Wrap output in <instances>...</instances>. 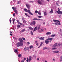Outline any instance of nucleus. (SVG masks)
Segmentation results:
<instances>
[{"label":"nucleus","instance_id":"f257e3e1","mask_svg":"<svg viewBox=\"0 0 62 62\" xmlns=\"http://www.w3.org/2000/svg\"><path fill=\"white\" fill-rule=\"evenodd\" d=\"M24 10L26 12H28L30 14H31V15H33V14L30 12V10L29 9L27 10V9L25 8L24 9Z\"/></svg>","mask_w":62,"mask_h":62},{"label":"nucleus","instance_id":"f03ea898","mask_svg":"<svg viewBox=\"0 0 62 62\" xmlns=\"http://www.w3.org/2000/svg\"><path fill=\"white\" fill-rule=\"evenodd\" d=\"M23 45V43L20 42H18L16 44V46L18 47H19L20 46H22Z\"/></svg>","mask_w":62,"mask_h":62},{"label":"nucleus","instance_id":"7ed1b4c3","mask_svg":"<svg viewBox=\"0 0 62 62\" xmlns=\"http://www.w3.org/2000/svg\"><path fill=\"white\" fill-rule=\"evenodd\" d=\"M58 11H56L57 13L58 14H62V11H60V9H59V8H58Z\"/></svg>","mask_w":62,"mask_h":62},{"label":"nucleus","instance_id":"20e7f679","mask_svg":"<svg viewBox=\"0 0 62 62\" xmlns=\"http://www.w3.org/2000/svg\"><path fill=\"white\" fill-rule=\"evenodd\" d=\"M36 24V21H33L32 23H31L30 25H35Z\"/></svg>","mask_w":62,"mask_h":62},{"label":"nucleus","instance_id":"39448f33","mask_svg":"<svg viewBox=\"0 0 62 62\" xmlns=\"http://www.w3.org/2000/svg\"><path fill=\"white\" fill-rule=\"evenodd\" d=\"M38 3V4H40V5H41L42 4V3L41 1H40L39 0H38L37 1Z\"/></svg>","mask_w":62,"mask_h":62},{"label":"nucleus","instance_id":"423d86ee","mask_svg":"<svg viewBox=\"0 0 62 62\" xmlns=\"http://www.w3.org/2000/svg\"><path fill=\"white\" fill-rule=\"evenodd\" d=\"M45 41L46 44H48V43H49V40H48V39L46 40Z\"/></svg>","mask_w":62,"mask_h":62},{"label":"nucleus","instance_id":"0eeeda50","mask_svg":"<svg viewBox=\"0 0 62 62\" xmlns=\"http://www.w3.org/2000/svg\"><path fill=\"white\" fill-rule=\"evenodd\" d=\"M18 40L20 41V42H20V43H23V39L21 38H19Z\"/></svg>","mask_w":62,"mask_h":62},{"label":"nucleus","instance_id":"6e6552de","mask_svg":"<svg viewBox=\"0 0 62 62\" xmlns=\"http://www.w3.org/2000/svg\"><path fill=\"white\" fill-rule=\"evenodd\" d=\"M37 27H38L36 26L34 28L33 30V32H34L35 31H37V29H38V28Z\"/></svg>","mask_w":62,"mask_h":62},{"label":"nucleus","instance_id":"1a4fd4ad","mask_svg":"<svg viewBox=\"0 0 62 62\" xmlns=\"http://www.w3.org/2000/svg\"><path fill=\"white\" fill-rule=\"evenodd\" d=\"M31 58L32 57L31 56H30L29 57V62L31 61Z\"/></svg>","mask_w":62,"mask_h":62},{"label":"nucleus","instance_id":"9d476101","mask_svg":"<svg viewBox=\"0 0 62 62\" xmlns=\"http://www.w3.org/2000/svg\"><path fill=\"white\" fill-rule=\"evenodd\" d=\"M14 12L16 13V14H18V11L17 10H14Z\"/></svg>","mask_w":62,"mask_h":62},{"label":"nucleus","instance_id":"9b49d317","mask_svg":"<svg viewBox=\"0 0 62 62\" xmlns=\"http://www.w3.org/2000/svg\"><path fill=\"white\" fill-rule=\"evenodd\" d=\"M33 20L35 21H36V20H38V21H39V20H40H40H41L40 19H39L38 18H33Z\"/></svg>","mask_w":62,"mask_h":62},{"label":"nucleus","instance_id":"f8f14e48","mask_svg":"<svg viewBox=\"0 0 62 62\" xmlns=\"http://www.w3.org/2000/svg\"><path fill=\"white\" fill-rule=\"evenodd\" d=\"M40 40H44V37H41L40 38H39Z\"/></svg>","mask_w":62,"mask_h":62},{"label":"nucleus","instance_id":"ddd939ff","mask_svg":"<svg viewBox=\"0 0 62 62\" xmlns=\"http://www.w3.org/2000/svg\"><path fill=\"white\" fill-rule=\"evenodd\" d=\"M26 6L27 8H28V9H30V6H29V5H28V4H27V5H26Z\"/></svg>","mask_w":62,"mask_h":62},{"label":"nucleus","instance_id":"4468645a","mask_svg":"<svg viewBox=\"0 0 62 62\" xmlns=\"http://www.w3.org/2000/svg\"><path fill=\"white\" fill-rule=\"evenodd\" d=\"M12 8L13 10H16L17 9V8H16V7L14 8V7H12Z\"/></svg>","mask_w":62,"mask_h":62},{"label":"nucleus","instance_id":"2eb2a0df","mask_svg":"<svg viewBox=\"0 0 62 62\" xmlns=\"http://www.w3.org/2000/svg\"><path fill=\"white\" fill-rule=\"evenodd\" d=\"M46 35H50V34H51V32H47L46 33Z\"/></svg>","mask_w":62,"mask_h":62},{"label":"nucleus","instance_id":"dca6fc26","mask_svg":"<svg viewBox=\"0 0 62 62\" xmlns=\"http://www.w3.org/2000/svg\"><path fill=\"white\" fill-rule=\"evenodd\" d=\"M53 52L54 53H59V51H53Z\"/></svg>","mask_w":62,"mask_h":62},{"label":"nucleus","instance_id":"f3484780","mask_svg":"<svg viewBox=\"0 0 62 62\" xmlns=\"http://www.w3.org/2000/svg\"><path fill=\"white\" fill-rule=\"evenodd\" d=\"M57 22H58V23H58V24L59 25H61V24L60 23V22L59 21V20H57Z\"/></svg>","mask_w":62,"mask_h":62},{"label":"nucleus","instance_id":"a211bd4d","mask_svg":"<svg viewBox=\"0 0 62 62\" xmlns=\"http://www.w3.org/2000/svg\"><path fill=\"white\" fill-rule=\"evenodd\" d=\"M28 28L29 29H30V30H33V28H32L31 27H29Z\"/></svg>","mask_w":62,"mask_h":62},{"label":"nucleus","instance_id":"6ab92c4d","mask_svg":"<svg viewBox=\"0 0 62 62\" xmlns=\"http://www.w3.org/2000/svg\"><path fill=\"white\" fill-rule=\"evenodd\" d=\"M14 51L15 53H18V50L15 49L14 50Z\"/></svg>","mask_w":62,"mask_h":62},{"label":"nucleus","instance_id":"aec40b11","mask_svg":"<svg viewBox=\"0 0 62 62\" xmlns=\"http://www.w3.org/2000/svg\"><path fill=\"white\" fill-rule=\"evenodd\" d=\"M24 31H25V29H23L21 30V31H20V32L22 33V32H24Z\"/></svg>","mask_w":62,"mask_h":62},{"label":"nucleus","instance_id":"412c9836","mask_svg":"<svg viewBox=\"0 0 62 62\" xmlns=\"http://www.w3.org/2000/svg\"><path fill=\"white\" fill-rule=\"evenodd\" d=\"M29 48L30 49H32L33 48V46L32 45L31 46H30Z\"/></svg>","mask_w":62,"mask_h":62},{"label":"nucleus","instance_id":"4be33fe9","mask_svg":"<svg viewBox=\"0 0 62 62\" xmlns=\"http://www.w3.org/2000/svg\"><path fill=\"white\" fill-rule=\"evenodd\" d=\"M57 45V43H55L54 45V47H56Z\"/></svg>","mask_w":62,"mask_h":62},{"label":"nucleus","instance_id":"5701e85b","mask_svg":"<svg viewBox=\"0 0 62 62\" xmlns=\"http://www.w3.org/2000/svg\"><path fill=\"white\" fill-rule=\"evenodd\" d=\"M53 39L52 38H48L47 39V40H52Z\"/></svg>","mask_w":62,"mask_h":62},{"label":"nucleus","instance_id":"b1692460","mask_svg":"<svg viewBox=\"0 0 62 62\" xmlns=\"http://www.w3.org/2000/svg\"><path fill=\"white\" fill-rule=\"evenodd\" d=\"M51 9V11H50L49 13H53V11L52 9Z\"/></svg>","mask_w":62,"mask_h":62},{"label":"nucleus","instance_id":"393cba45","mask_svg":"<svg viewBox=\"0 0 62 62\" xmlns=\"http://www.w3.org/2000/svg\"><path fill=\"white\" fill-rule=\"evenodd\" d=\"M38 13L39 15H41V13H40V11H39L38 12Z\"/></svg>","mask_w":62,"mask_h":62},{"label":"nucleus","instance_id":"a878e982","mask_svg":"<svg viewBox=\"0 0 62 62\" xmlns=\"http://www.w3.org/2000/svg\"><path fill=\"white\" fill-rule=\"evenodd\" d=\"M24 50L25 51H27V48L26 47H25L24 48Z\"/></svg>","mask_w":62,"mask_h":62},{"label":"nucleus","instance_id":"bb28decb","mask_svg":"<svg viewBox=\"0 0 62 62\" xmlns=\"http://www.w3.org/2000/svg\"><path fill=\"white\" fill-rule=\"evenodd\" d=\"M51 37L53 38H54L55 36V35L54 34H53L51 36Z\"/></svg>","mask_w":62,"mask_h":62},{"label":"nucleus","instance_id":"cd10ccee","mask_svg":"<svg viewBox=\"0 0 62 62\" xmlns=\"http://www.w3.org/2000/svg\"><path fill=\"white\" fill-rule=\"evenodd\" d=\"M61 43H59L58 44L57 46H60V45H61Z\"/></svg>","mask_w":62,"mask_h":62},{"label":"nucleus","instance_id":"c85d7f7f","mask_svg":"<svg viewBox=\"0 0 62 62\" xmlns=\"http://www.w3.org/2000/svg\"><path fill=\"white\" fill-rule=\"evenodd\" d=\"M21 56H22V55H21V54H19L18 55V57H20Z\"/></svg>","mask_w":62,"mask_h":62},{"label":"nucleus","instance_id":"c756f323","mask_svg":"<svg viewBox=\"0 0 62 62\" xmlns=\"http://www.w3.org/2000/svg\"><path fill=\"white\" fill-rule=\"evenodd\" d=\"M17 27L18 28H20V27H21V25H17Z\"/></svg>","mask_w":62,"mask_h":62},{"label":"nucleus","instance_id":"7c9ffc66","mask_svg":"<svg viewBox=\"0 0 62 62\" xmlns=\"http://www.w3.org/2000/svg\"><path fill=\"white\" fill-rule=\"evenodd\" d=\"M42 44H43V43H42V42H41L40 44V46H41L42 45Z\"/></svg>","mask_w":62,"mask_h":62},{"label":"nucleus","instance_id":"2f4dec72","mask_svg":"<svg viewBox=\"0 0 62 62\" xmlns=\"http://www.w3.org/2000/svg\"><path fill=\"white\" fill-rule=\"evenodd\" d=\"M44 15H47V13H46V12H44Z\"/></svg>","mask_w":62,"mask_h":62},{"label":"nucleus","instance_id":"473e14b6","mask_svg":"<svg viewBox=\"0 0 62 62\" xmlns=\"http://www.w3.org/2000/svg\"><path fill=\"white\" fill-rule=\"evenodd\" d=\"M60 61H62V56H61L60 57Z\"/></svg>","mask_w":62,"mask_h":62},{"label":"nucleus","instance_id":"72a5a7b5","mask_svg":"<svg viewBox=\"0 0 62 62\" xmlns=\"http://www.w3.org/2000/svg\"><path fill=\"white\" fill-rule=\"evenodd\" d=\"M40 28V26H39L38 27V30H39Z\"/></svg>","mask_w":62,"mask_h":62},{"label":"nucleus","instance_id":"f704fd0d","mask_svg":"<svg viewBox=\"0 0 62 62\" xmlns=\"http://www.w3.org/2000/svg\"><path fill=\"white\" fill-rule=\"evenodd\" d=\"M20 3V1H18L17 3V4H19Z\"/></svg>","mask_w":62,"mask_h":62},{"label":"nucleus","instance_id":"c9c22d12","mask_svg":"<svg viewBox=\"0 0 62 62\" xmlns=\"http://www.w3.org/2000/svg\"><path fill=\"white\" fill-rule=\"evenodd\" d=\"M42 16H38V17L39 18H41V17H42Z\"/></svg>","mask_w":62,"mask_h":62},{"label":"nucleus","instance_id":"e433bc0d","mask_svg":"<svg viewBox=\"0 0 62 62\" xmlns=\"http://www.w3.org/2000/svg\"><path fill=\"white\" fill-rule=\"evenodd\" d=\"M53 21L54 22H57V20H53Z\"/></svg>","mask_w":62,"mask_h":62},{"label":"nucleus","instance_id":"4c0bfd02","mask_svg":"<svg viewBox=\"0 0 62 62\" xmlns=\"http://www.w3.org/2000/svg\"><path fill=\"white\" fill-rule=\"evenodd\" d=\"M47 48L46 47H45L43 48V50H45V49H47Z\"/></svg>","mask_w":62,"mask_h":62},{"label":"nucleus","instance_id":"58836bf2","mask_svg":"<svg viewBox=\"0 0 62 62\" xmlns=\"http://www.w3.org/2000/svg\"><path fill=\"white\" fill-rule=\"evenodd\" d=\"M35 13H38V11L36 10L35 11Z\"/></svg>","mask_w":62,"mask_h":62},{"label":"nucleus","instance_id":"ea45409f","mask_svg":"<svg viewBox=\"0 0 62 62\" xmlns=\"http://www.w3.org/2000/svg\"><path fill=\"white\" fill-rule=\"evenodd\" d=\"M27 60H26L27 62H28V60H29L28 59V58H27Z\"/></svg>","mask_w":62,"mask_h":62},{"label":"nucleus","instance_id":"a19ab883","mask_svg":"<svg viewBox=\"0 0 62 62\" xmlns=\"http://www.w3.org/2000/svg\"><path fill=\"white\" fill-rule=\"evenodd\" d=\"M31 34H32V35H33V32L32 31H31Z\"/></svg>","mask_w":62,"mask_h":62},{"label":"nucleus","instance_id":"79ce46f5","mask_svg":"<svg viewBox=\"0 0 62 62\" xmlns=\"http://www.w3.org/2000/svg\"><path fill=\"white\" fill-rule=\"evenodd\" d=\"M38 32L39 33H41V31H40V30H38Z\"/></svg>","mask_w":62,"mask_h":62},{"label":"nucleus","instance_id":"37998d69","mask_svg":"<svg viewBox=\"0 0 62 62\" xmlns=\"http://www.w3.org/2000/svg\"><path fill=\"white\" fill-rule=\"evenodd\" d=\"M15 13H14L13 14V16H15Z\"/></svg>","mask_w":62,"mask_h":62},{"label":"nucleus","instance_id":"c03bdc74","mask_svg":"<svg viewBox=\"0 0 62 62\" xmlns=\"http://www.w3.org/2000/svg\"><path fill=\"white\" fill-rule=\"evenodd\" d=\"M23 22L24 23H26V21L25 20H23Z\"/></svg>","mask_w":62,"mask_h":62},{"label":"nucleus","instance_id":"a18cd8bd","mask_svg":"<svg viewBox=\"0 0 62 62\" xmlns=\"http://www.w3.org/2000/svg\"><path fill=\"white\" fill-rule=\"evenodd\" d=\"M22 39H23V40H25V38H22Z\"/></svg>","mask_w":62,"mask_h":62},{"label":"nucleus","instance_id":"49530a36","mask_svg":"<svg viewBox=\"0 0 62 62\" xmlns=\"http://www.w3.org/2000/svg\"><path fill=\"white\" fill-rule=\"evenodd\" d=\"M17 23H18V24L20 22H19V20H17Z\"/></svg>","mask_w":62,"mask_h":62},{"label":"nucleus","instance_id":"de8ad7c7","mask_svg":"<svg viewBox=\"0 0 62 62\" xmlns=\"http://www.w3.org/2000/svg\"><path fill=\"white\" fill-rule=\"evenodd\" d=\"M54 24H55L56 25H58V24L56 23H55Z\"/></svg>","mask_w":62,"mask_h":62},{"label":"nucleus","instance_id":"09e8293b","mask_svg":"<svg viewBox=\"0 0 62 62\" xmlns=\"http://www.w3.org/2000/svg\"><path fill=\"white\" fill-rule=\"evenodd\" d=\"M18 24H20L21 25H23V24H22V23H19Z\"/></svg>","mask_w":62,"mask_h":62},{"label":"nucleus","instance_id":"8fccbe9b","mask_svg":"<svg viewBox=\"0 0 62 62\" xmlns=\"http://www.w3.org/2000/svg\"><path fill=\"white\" fill-rule=\"evenodd\" d=\"M52 49L53 50H55V49H56V48L55 47H54Z\"/></svg>","mask_w":62,"mask_h":62},{"label":"nucleus","instance_id":"3c124183","mask_svg":"<svg viewBox=\"0 0 62 62\" xmlns=\"http://www.w3.org/2000/svg\"><path fill=\"white\" fill-rule=\"evenodd\" d=\"M36 45L37 46H38V45H39V43H37V44H36Z\"/></svg>","mask_w":62,"mask_h":62},{"label":"nucleus","instance_id":"603ef678","mask_svg":"<svg viewBox=\"0 0 62 62\" xmlns=\"http://www.w3.org/2000/svg\"><path fill=\"white\" fill-rule=\"evenodd\" d=\"M22 19H23L22 20H23V21L24 20V18H22Z\"/></svg>","mask_w":62,"mask_h":62},{"label":"nucleus","instance_id":"864d4df0","mask_svg":"<svg viewBox=\"0 0 62 62\" xmlns=\"http://www.w3.org/2000/svg\"><path fill=\"white\" fill-rule=\"evenodd\" d=\"M25 15H26V16H27V15H28L26 13H25Z\"/></svg>","mask_w":62,"mask_h":62},{"label":"nucleus","instance_id":"5fc2aeb1","mask_svg":"<svg viewBox=\"0 0 62 62\" xmlns=\"http://www.w3.org/2000/svg\"><path fill=\"white\" fill-rule=\"evenodd\" d=\"M15 18H14V19L13 20V21L14 22V21H15Z\"/></svg>","mask_w":62,"mask_h":62},{"label":"nucleus","instance_id":"6e6d98bb","mask_svg":"<svg viewBox=\"0 0 62 62\" xmlns=\"http://www.w3.org/2000/svg\"><path fill=\"white\" fill-rule=\"evenodd\" d=\"M9 21H10V23H11V20L10 19Z\"/></svg>","mask_w":62,"mask_h":62},{"label":"nucleus","instance_id":"4d7b16f0","mask_svg":"<svg viewBox=\"0 0 62 62\" xmlns=\"http://www.w3.org/2000/svg\"><path fill=\"white\" fill-rule=\"evenodd\" d=\"M42 31L43 32V29H41Z\"/></svg>","mask_w":62,"mask_h":62},{"label":"nucleus","instance_id":"13d9d810","mask_svg":"<svg viewBox=\"0 0 62 62\" xmlns=\"http://www.w3.org/2000/svg\"><path fill=\"white\" fill-rule=\"evenodd\" d=\"M26 59V58H24V60H25Z\"/></svg>","mask_w":62,"mask_h":62},{"label":"nucleus","instance_id":"bf43d9fd","mask_svg":"<svg viewBox=\"0 0 62 62\" xmlns=\"http://www.w3.org/2000/svg\"><path fill=\"white\" fill-rule=\"evenodd\" d=\"M27 16L28 17H30V16L28 15Z\"/></svg>","mask_w":62,"mask_h":62},{"label":"nucleus","instance_id":"052dcab7","mask_svg":"<svg viewBox=\"0 0 62 62\" xmlns=\"http://www.w3.org/2000/svg\"><path fill=\"white\" fill-rule=\"evenodd\" d=\"M10 33H11H11H12V32H11V31H10Z\"/></svg>","mask_w":62,"mask_h":62},{"label":"nucleus","instance_id":"680f3d73","mask_svg":"<svg viewBox=\"0 0 62 62\" xmlns=\"http://www.w3.org/2000/svg\"><path fill=\"white\" fill-rule=\"evenodd\" d=\"M27 43H28V44H30V43L29 42H27Z\"/></svg>","mask_w":62,"mask_h":62},{"label":"nucleus","instance_id":"e2e57ef3","mask_svg":"<svg viewBox=\"0 0 62 62\" xmlns=\"http://www.w3.org/2000/svg\"><path fill=\"white\" fill-rule=\"evenodd\" d=\"M10 36H12V35L11 33H10Z\"/></svg>","mask_w":62,"mask_h":62},{"label":"nucleus","instance_id":"0e129e2a","mask_svg":"<svg viewBox=\"0 0 62 62\" xmlns=\"http://www.w3.org/2000/svg\"><path fill=\"white\" fill-rule=\"evenodd\" d=\"M41 0V1H42V2H44V0Z\"/></svg>","mask_w":62,"mask_h":62},{"label":"nucleus","instance_id":"69168bd1","mask_svg":"<svg viewBox=\"0 0 62 62\" xmlns=\"http://www.w3.org/2000/svg\"><path fill=\"white\" fill-rule=\"evenodd\" d=\"M13 23L14 24V21H13Z\"/></svg>","mask_w":62,"mask_h":62},{"label":"nucleus","instance_id":"338daca9","mask_svg":"<svg viewBox=\"0 0 62 62\" xmlns=\"http://www.w3.org/2000/svg\"><path fill=\"white\" fill-rule=\"evenodd\" d=\"M37 59L38 60H39V58H38Z\"/></svg>","mask_w":62,"mask_h":62},{"label":"nucleus","instance_id":"774afa93","mask_svg":"<svg viewBox=\"0 0 62 62\" xmlns=\"http://www.w3.org/2000/svg\"><path fill=\"white\" fill-rule=\"evenodd\" d=\"M21 62H24V61L23 60Z\"/></svg>","mask_w":62,"mask_h":62}]
</instances>
